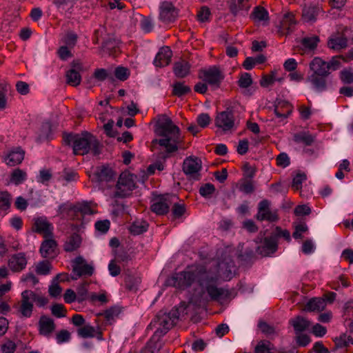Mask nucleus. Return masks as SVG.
Returning a JSON list of instances; mask_svg holds the SVG:
<instances>
[{
  "label": "nucleus",
  "mask_w": 353,
  "mask_h": 353,
  "mask_svg": "<svg viewBox=\"0 0 353 353\" xmlns=\"http://www.w3.org/2000/svg\"><path fill=\"white\" fill-rule=\"evenodd\" d=\"M63 140L67 145H72L74 154H99L103 152V145L98 139L88 131L81 133H63Z\"/></svg>",
  "instance_id": "f257e3e1"
},
{
  "label": "nucleus",
  "mask_w": 353,
  "mask_h": 353,
  "mask_svg": "<svg viewBox=\"0 0 353 353\" xmlns=\"http://www.w3.org/2000/svg\"><path fill=\"white\" fill-rule=\"evenodd\" d=\"M157 132L162 138L152 141L154 147L159 144L168 153L176 152L181 148L182 137L180 129L170 118H165L158 123Z\"/></svg>",
  "instance_id": "f03ea898"
},
{
  "label": "nucleus",
  "mask_w": 353,
  "mask_h": 353,
  "mask_svg": "<svg viewBox=\"0 0 353 353\" xmlns=\"http://www.w3.org/2000/svg\"><path fill=\"white\" fill-rule=\"evenodd\" d=\"M206 273L202 265L188 267L184 271L173 274L167 279V285L181 290L190 288L196 280Z\"/></svg>",
  "instance_id": "7ed1b4c3"
},
{
  "label": "nucleus",
  "mask_w": 353,
  "mask_h": 353,
  "mask_svg": "<svg viewBox=\"0 0 353 353\" xmlns=\"http://www.w3.org/2000/svg\"><path fill=\"white\" fill-rule=\"evenodd\" d=\"M88 176L92 182L104 190L114 185L117 173L110 165L101 164L92 168Z\"/></svg>",
  "instance_id": "20e7f679"
},
{
  "label": "nucleus",
  "mask_w": 353,
  "mask_h": 353,
  "mask_svg": "<svg viewBox=\"0 0 353 353\" xmlns=\"http://www.w3.org/2000/svg\"><path fill=\"white\" fill-rule=\"evenodd\" d=\"M179 320V311L173 309L168 313L159 312L150 324L156 328L154 339L158 336H164Z\"/></svg>",
  "instance_id": "39448f33"
},
{
  "label": "nucleus",
  "mask_w": 353,
  "mask_h": 353,
  "mask_svg": "<svg viewBox=\"0 0 353 353\" xmlns=\"http://www.w3.org/2000/svg\"><path fill=\"white\" fill-rule=\"evenodd\" d=\"M137 176L125 170L121 173L113 193L114 198H125L131 194L136 188Z\"/></svg>",
  "instance_id": "423d86ee"
},
{
  "label": "nucleus",
  "mask_w": 353,
  "mask_h": 353,
  "mask_svg": "<svg viewBox=\"0 0 353 353\" xmlns=\"http://www.w3.org/2000/svg\"><path fill=\"white\" fill-rule=\"evenodd\" d=\"M216 281V277L208 276L200 283V285H205L208 294L213 301H226L230 299L231 292L227 288H218L215 285Z\"/></svg>",
  "instance_id": "0eeeda50"
},
{
  "label": "nucleus",
  "mask_w": 353,
  "mask_h": 353,
  "mask_svg": "<svg viewBox=\"0 0 353 353\" xmlns=\"http://www.w3.org/2000/svg\"><path fill=\"white\" fill-rule=\"evenodd\" d=\"M60 214H66L72 219H80L85 215L93 214L94 210L91 208L88 202L83 201L68 207L66 204H61L59 208Z\"/></svg>",
  "instance_id": "6e6552de"
},
{
  "label": "nucleus",
  "mask_w": 353,
  "mask_h": 353,
  "mask_svg": "<svg viewBox=\"0 0 353 353\" xmlns=\"http://www.w3.org/2000/svg\"><path fill=\"white\" fill-rule=\"evenodd\" d=\"M199 77L207 83L212 89H216L220 87L224 79V75L218 67L212 66L206 70H201Z\"/></svg>",
  "instance_id": "1a4fd4ad"
},
{
  "label": "nucleus",
  "mask_w": 353,
  "mask_h": 353,
  "mask_svg": "<svg viewBox=\"0 0 353 353\" xmlns=\"http://www.w3.org/2000/svg\"><path fill=\"white\" fill-rule=\"evenodd\" d=\"M175 196L165 194L155 195L151 200L150 210L157 215L166 214Z\"/></svg>",
  "instance_id": "9d476101"
},
{
  "label": "nucleus",
  "mask_w": 353,
  "mask_h": 353,
  "mask_svg": "<svg viewBox=\"0 0 353 353\" xmlns=\"http://www.w3.org/2000/svg\"><path fill=\"white\" fill-rule=\"evenodd\" d=\"M72 280H77L82 276H91L94 273V267L87 263L82 256L76 257L72 261Z\"/></svg>",
  "instance_id": "9b49d317"
},
{
  "label": "nucleus",
  "mask_w": 353,
  "mask_h": 353,
  "mask_svg": "<svg viewBox=\"0 0 353 353\" xmlns=\"http://www.w3.org/2000/svg\"><path fill=\"white\" fill-rule=\"evenodd\" d=\"M270 201L263 199L258 204V210L255 216L258 221H268L269 222H276L279 219L277 210H270Z\"/></svg>",
  "instance_id": "f8f14e48"
},
{
  "label": "nucleus",
  "mask_w": 353,
  "mask_h": 353,
  "mask_svg": "<svg viewBox=\"0 0 353 353\" xmlns=\"http://www.w3.org/2000/svg\"><path fill=\"white\" fill-rule=\"evenodd\" d=\"M201 160L199 157L189 156L183 161V171L190 178L197 181L200 179L199 172L201 170Z\"/></svg>",
  "instance_id": "ddd939ff"
},
{
  "label": "nucleus",
  "mask_w": 353,
  "mask_h": 353,
  "mask_svg": "<svg viewBox=\"0 0 353 353\" xmlns=\"http://www.w3.org/2000/svg\"><path fill=\"white\" fill-rule=\"evenodd\" d=\"M32 230L36 233L42 235L43 238L54 237V227L46 218L39 217L36 219Z\"/></svg>",
  "instance_id": "4468645a"
},
{
  "label": "nucleus",
  "mask_w": 353,
  "mask_h": 353,
  "mask_svg": "<svg viewBox=\"0 0 353 353\" xmlns=\"http://www.w3.org/2000/svg\"><path fill=\"white\" fill-rule=\"evenodd\" d=\"M178 17V12L170 2H163L160 6L159 19L163 23L174 21Z\"/></svg>",
  "instance_id": "2eb2a0df"
},
{
  "label": "nucleus",
  "mask_w": 353,
  "mask_h": 353,
  "mask_svg": "<svg viewBox=\"0 0 353 353\" xmlns=\"http://www.w3.org/2000/svg\"><path fill=\"white\" fill-rule=\"evenodd\" d=\"M215 125L224 131L232 129L234 125L232 111L227 109V110L219 113L215 119Z\"/></svg>",
  "instance_id": "dca6fc26"
},
{
  "label": "nucleus",
  "mask_w": 353,
  "mask_h": 353,
  "mask_svg": "<svg viewBox=\"0 0 353 353\" xmlns=\"http://www.w3.org/2000/svg\"><path fill=\"white\" fill-rule=\"evenodd\" d=\"M97 328L90 325H84L77 330L78 335L83 339L96 337L98 340H103L102 327L99 322L97 323Z\"/></svg>",
  "instance_id": "f3484780"
},
{
  "label": "nucleus",
  "mask_w": 353,
  "mask_h": 353,
  "mask_svg": "<svg viewBox=\"0 0 353 353\" xmlns=\"http://www.w3.org/2000/svg\"><path fill=\"white\" fill-rule=\"evenodd\" d=\"M28 263L24 252H19L10 256L8 262L9 268L14 272H19L26 268Z\"/></svg>",
  "instance_id": "a211bd4d"
},
{
  "label": "nucleus",
  "mask_w": 353,
  "mask_h": 353,
  "mask_svg": "<svg viewBox=\"0 0 353 353\" xmlns=\"http://www.w3.org/2000/svg\"><path fill=\"white\" fill-rule=\"evenodd\" d=\"M40 247V253L43 258H54L57 255V243L53 237L44 238Z\"/></svg>",
  "instance_id": "6ab92c4d"
},
{
  "label": "nucleus",
  "mask_w": 353,
  "mask_h": 353,
  "mask_svg": "<svg viewBox=\"0 0 353 353\" xmlns=\"http://www.w3.org/2000/svg\"><path fill=\"white\" fill-rule=\"evenodd\" d=\"M121 312V308L119 306H112L106 310L102 313L97 314V319L95 320L96 323L100 322L101 317H104V321L101 323V326L106 327L107 325H112L116 317Z\"/></svg>",
  "instance_id": "aec40b11"
},
{
  "label": "nucleus",
  "mask_w": 353,
  "mask_h": 353,
  "mask_svg": "<svg viewBox=\"0 0 353 353\" xmlns=\"http://www.w3.org/2000/svg\"><path fill=\"white\" fill-rule=\"evenodd\" d=\"M277 249L278 242L270 236L264 239L262 244L258 246L256 252L261 256H268L276 252Z\"/></svg>",
  "instance_id": "412c9836"
},
{
  "label": "nucleus",
  "mask_w": 353,
  "mask_h": 353,
  "mask_svg": "<svg viewBox=\"0 0 353 353\" xmlns=\"http://www.w3.org/2000/svg\"><path fill=\"white\" fill-rule=\"evenodd\" d=\"M172 52L168 46L160 48L154 60V65L157 67H164L170 63Z\"/></svg>",
  "instance_id": "4be33fe9"
},
{
  "label": "nucleus",
  "mask_w": 353,
  "mask_h": 353,
  "mask_svg": "<svg viewBox=\"0 0 353 353\" xmlns=\"http://www.w3.org/2000/svg\"><path fill=\"white\" fill-rule=\"evenodd\" d=\"M30 296H34L32 291L25 290L21 293V303L19 311L22 316L26 318L31 316L33 309V304L29 301Z\"/></svg>",
  "instance_id": "5701e85b"
},
{
  "label": "nucleus",
  "mask_w": 353,
  "mask_h": 353,
  "mask_svg": "<svg viewBox=\"0 0 353 353\" xmlns=\"http://www.w3.org/2000/svg\"><path fill=\"white\" fill-rule=\"evenodd\" d=\"M328 78L329 75H309L307 81L312 84L316 92H321L327 88Z\"/></svg>",
  "instance_id": "b1692460"
},
{
  "label": "nucleus",
  "mask_w": 353,
  "mask_h": 353,
  "mask_svg": "<svg viewBox=\"0 0 353 353\" xmlns=\"http://www.w3.org/2000/svg\"><path fill=\"white\" fill-rule=\"evenodd\" d=\"M321 10V8L319 5L312 3L305 5L302 10V19L307 23L315 22Z\"/></svg>",
  "instance_id": "393cba45"
},
{
  "label": "nucleus",
  "mask_w": 353,
  "mask_h": 353,
  "mask_svg": "<svg viewBox=\"0 0 353 353\" xmlns=\"http://www.w3.org/2000/svg\"><path fill=\"white\" fill-rule=\"evenodd\" d=\"M310 75H330V72L327 67V61L320 57L314 58L310 63Z\"/></svg>",
  "instance_id": "a878e982"
},
{
  "label": "nucleus",
  "mask_w": 353,
  "mask_h": 353,
  "mask_svg": "<svg viewBox=\"0 0 353 353\" xmlns=\"http://www.w3.org/2000/svg\"><path fill=\"white\" fill-rule=\"evenodd\" d=\"M54 321L46 316H41L39 321V332L41 335L49 337L55 330Z\"/></svg>",
  "instance_id": "bb28decb"
},
{
  "label": "nucleus",
  "mask_w": 353,
  "mask_h": 353,
  "mask_svg": "<svg viewBox=\"0 0 353 353\" xmlns=\"http://www.w3.org/2000/svg\"><path fill=\"white\" fill-rule=\"evenodd\" d=\"M294 16L292 13L285 14L279 26H277L278 32L281 34H289L292 31V28L296 24Z\"/></svg>",
  "instance_id": "cd10ccee"
},
{
  "label": "nucleus",
  "mask_w": 353,
  "mask_h": 353,
  "mask_svg": "<svg viewBox=\"0 0 353 353\" xmlns=\"http://www.w3.org/2000/svg\"><path fill=\"white\" fill-rule=\"evenodd\" d=\"M252 20L258 25L266 26L269 22V14L268 11L261 6H256L254 8L250 14Z\"/></svg>",
  "instance_id": "c85d7f7f"
},
{
  "label": "nucleus",
  "mask_w": 353,
  "mask_h": 353,
  "mask_svg": "<svg viewBox=\"0 0 353 353\" xmlns=\"http://www.w3.org/2000/svg\"><path fill=\"white\" fill-rule=\"evenodd\" d=\"M292 112V107L285 101H280L274 105V114L281 119H286Z\"/></svg>",
  "instance_id": "c756f323"
},
{
  "label": "nucleus",
  "mask_w": 353,
  "mask_h": 353,
  "mask_svg": "<svg viewBox=\"0 0 353 353\" xmlns=\"http://www.w3.org/2000/svg\"><path fill=\"white\" fill-rule=\"evenodd\" d=\"M81 242L82 239L80 234L74 232L66 239L63 245V250L67 252H73L81 246Z\"/></svg>",
  "instance_id": "7c9ffc66"
},
{
  "label": "nucleus",
  "mask_w": 353,
  "mask_h": 353,
  "mask_svg": "<svg viewBox=\"0 0 353 353\" xmlns=\"http://www.w3.org/2000/svg\"><path fill=\"white\" fill-rule=\"evenodd\" d=\"M190 64L185 61L180 60L174 63L173 72L178 78H184L190 73Z\"/></svg>",
  "instance_id": "2f4dec72"
},
{
  "label": "nucleus",
  "mask_w": 353,
  "mask_h": 353,
  "mask_svg": "<svg viewBox=\"0 0 353 353\" xmlns=\"http://www.w3.org/2000/svg\"><path fill=\"white\" fill-rule=\"evenodd\" d=\"M250 4L247 0H231L230 3V12L234 15L246 12L250 8Z\"/></svg>",
  "instance_id": "473e14b6"
},
{
  "label": "nucleus",
  "mask_w": 353,
  "mask_h": 353,
  "mask_svg": "<svg viewBox=\"0 0 353 353\" xmlns=\"http://www.w3.org/2000/svg\"><path fill=\"white\" fill-rule=\"evenodd\" d=\"M164 169V165L162 162L158 161L153 164L150 165L146 170H141L140 177L143 182L148 180V177L154 174L155 170L162 171Z\"/></svg>",
  "instance_id": "72a5a7b5"
},
{
  "label": "nucleus",
  "mask_w": 353,
  "mask_h": 353,
  "mask_svg": "<svg viewBox=\"0 0 353 353\" xmlns=\"http://www.w3.org/2000/svg\"><path fill=\"white\" fill-rule=\"evenodd\" d=\"M290 323L296 333L306 330L310 325V321L301 316L290 319Z\"/></svg>",
  "instance_id": "f704fd0d"
},
{
  "label": "nucleus",
  "mask_w": 353,
  "mask_h": 353,
  "mask_svg": "<svg viewBox=\"0 0 353 353\" xmlns=\"http://www.w3.org/2000/svg\"><path fill=\"white\" fill-rule=\"evenodd\" d=\"M119 41L113 37L107 38L103 43V51L109 55L116 52L119 48Z\"/></svg>",
  "instance_id": "c9c22d12"
},
{
  "label": "nucleus",
  "mask_w": 353,
  "mask_h": 353,
  "mask_svg": "<svg viewBox=\"0 0 353 353\" xmlns=\"http://www.w3.org/2000/svg\"><path fill=\"white\" fill-rule=\"evenodd\" d=\"M315 137L309 132L302 131L294 134L293 139L298 143H303L305 145H310L314 141Z\"/></svg>",
  "instance_id": "e433bc0d"
},
{
  "label": "nucleus",
  "mask_w": 353,
  "mask_h": 353,
  "mask_svg": "<svg viewBox=\"0 0 353 353\" xmlns=\"http://www.w3.org/2000/svg\"><path fill=\"white\" fill-rule=\"evenodd\" d=\"M325 306L326 303L324 299L313 298L307 302L305 308L307 310L310 312L322 311L324 310Z\"/></svg>",
  "instance_id": "4c0bfd02"
},
{
  "label": "nucleus",
  "mask_w": 353,
  "mask_h": 353,
  "mask_svg": "<svg viewBox=\"0 0 353 353\" xmlns=\"http://www.w3.org/2000/svg\"><path fill=\"white\" fill-rule=\"evenodd\" d=\"M327 46L330 49L339 50L347 47V40L343 36L336 37L329 39Z\"/></svg>",
  "instance_id": "58836bf2"
},
{
  "label": "nucleus",
  "mask_w": 353,
  "mask_h": 353,
  "mask_svg": "<svg viewBox=\"0 0 353 353\" xmlns=\"http://www.w3.org/2000/svg\"><path fill=\"white\" fill-rule=\"evenodd\" d=\"M66 277L65 274H57V276L54 279L52 284L49 287V294L52 297L59 296L62 291V288L60 285L57 283L58 279H60L61 281H65V278Z\"/></svg>",
  "instance_id": "ea45409f"
},
{
  "label": "nucleus",
  "mask_w": 353,
  "mask_h": 353,
  "mask_svg": "<svg viewBox=\"0 0 353 353\" xmlns=\"http://www.w3.org/2000/svg\"><path fill=\"white\" fill-rule=\"evenodd\" d=\"M163 336H158L154 339V334L151 337L150 340L147 343V350L150 353H159L162 348L163 343L160 340Z\"/></svg>",
  "instance_id": "a19ab883"
},
{
  "label": "nucleus",
  "mask_w": 353,
  "mask_h": 353,
  "mask_svg": "<svg viewBox=\"0 0 353 353\" xmlns=\"http://www.w3.org/2000/svg\"><path fill=\"white\" fill-rule=\"evenodd\" d=\"M27 179V174L25 171L17 168L10 174V181L17 185L23 183Z\"/></svg>",
  "instance_id": "79ce46f5"
},
{
  "label": "nucleus",
  "mask_w": 353,
  "mask_h": 353,
  "mask_svg": "<svg viewBox=\"0 0 353 353\" xmlns=\"http://www.w3.org/2000/svg\"><path fill=\"white\" fill-rule=\"evenodd\" d=\"M148 223L145 221H136L130 227V232L134 235H139L146 232Z\"/></svg>",
  "instance_id": "37998d69"
},
{
  "label": "nucleus",
  "mask_w": 353,
  "mask_h": 353,
  "mask_svg": "<svg viewBox=\"0 0 353 353\" xmlns=\"http://www.w3.org/2000/svg\"><path fill=\"white\" fill-rule=\"evenodd\" d=\"M66 82L72 86H77L80 84L81 77L78 71L68 70L65 73Z\"/></svg>",
  "instance_id": "c03bdc74"
},
{
  "label": "nucleus",
  "mask_w": 353,
  "mask_h": 353,
  "mask_svg": "<svg viewBox=\"0 0 353 353\" xmlns=\"http://www.w3.org/2000/svg\"><path fill=\"white\" fill-rule=\"evenodd\" d=\"M319 41V37L316 35H313L303 38L301 43L305 49L314 50L316 48Z\"/></svg>",
  "instance_id": "a18cd8bd"
},
{
  "label": "nucleus",
  "mask_w": 353,
  "mask_h": 353,
  "mask_svg": "<svg viewBox=\"0 0 353 353\" xmlns=\"http://www.w3.org/2000/svg\"><path fill=\"white\" fill-rule=\"evenodd\" d=\"M191 89L189 86L185 85L183 83L176 82L173 85L172 94L174 96L181 97L190 92Z\"/></svg>",
  "instance_id": "49530a36"
},
{
  "label": "nucleus",
  "mask_w": 353,
  "mask_h": 353,
  "mask_svg": "<svg viewBox=\"0 0 353 353\" xmlns=\"http://www.w3.org/2000/svg\"><path fill=\"white\" fill-rule=\"evenodd\" d=\"M94 77L98 81H104L105 79L111 81H114L112 72L103 68L97 69L94 72Z\"/></svg>",
  "instance_id": "de8ad7c7"
},
{
  "label": "nucleus",
  "mask_w": 353,
  "mask_h": 353,
  "mask_svg": "<svg viewBox=\"0 0 353 353\" xmlns=\"http://www.w3.org/2000/svg\"><path fill=\"white\" fill-rule=\"evenodd\" d=\"M272 238H274L276 242H278V239L283 237L287 241H290V233L288 230H282V228L279 226H276L275 228L274 231L270 235Z\"/></svg>",
  "instance_id": "09e8293b"
},
{
  "label": "nucleus",
  "mask_w": 353,
  "mask_h": 353,
  "mask_svg": "<svg viewBox=\"0 0 353 353\" xmlns=\"http://www.w3.org/2000/svg\"><path fill=\"white\" fill-rule=\"evenodd\" d=\"M274 345L268 341H261L255 347V353H273Z\"/></svg>",
  "instance_id": "8fccbe9b"
},
{
  "label": "nucleus",
  "mask_w": 353,
  "mask_h": 353,
  "mask_svg": "<svg viewBox=\"0 0 353 353\" xmlns=\"http://www.w3.org/2000/svg\"><path fill=\"white\" fill-rule=\"evenodd\" d=\"M339 78L344 84L353 83V68H348L342 70L339 73Z\"/></svg>",
  "instance_id": "3c124183"
},
{
  "label": "nucleus",
  "mask_w": 353,
  "mask_h": 353,
  "mask_svg": "<svg viewBox=\"0 0 353 353\" xmlns=\"http://www.w3.org/2000/svg\"><path fill=\"white\" fill-rule=\"evenodd\" d=\"M52 266L48 261H42L36 265L35 271L40 275H48L50 274Z\"/></svg>",
  "instance_id": "603ef678"
},
{
  "label": "nucleus",
  "mask_w": 353,
  "mask_h": 353,
  "mask_svg": "<svg viewBox=\"0 0 353 353\" xmlns=\"http://www.w3.org/2000/svg\"><path fill=\"white\" fill-rule=\"evenodd\" d=\"M77 0H53V3L55 5L59 12H63L66 11V7L70 6L72 8Z\"/></svg>",
  "instance_id": "864d4df0"
},
{
  "label": "nucleus",
  "mask_w": 353,
  "mask_h": 353,
  "mask_svg": "<svg viewBox=\"0 0 353 353\" xmlns=\"http://www.w3.org/2000/svg\"><path fill=\"white\" fill-rule=\"evenodd\" d=\"M172 215L174 219H179L185 212V205L183 203H174L172 207Z\"/></svg>",
  "instance_id": "5fc2aeb1"
},
{
  "label": "nucleus",
  "mask_w": 353,
  "mask_h": 353,
  "mask_svg": "<svg viewBox=\"0 0 353 353\" xmlns=\"http://www.w3.org/2000/svg\"><path fill=\"white\" fill-rule=\"evenodd\" d=\"M114 74L117 79L124 81L129 77L130 70L127 68L119 66L115 68Z\"/></svg>",
  "instance_id": "6e6d98bb"
},
{
  "label": "nucleus",
  "mask_w": 353,
  "mask_h": 353,
  "mask_svg": "<svg viewBox=\"0 0 353 353\" xmlns=\"http://www.w3.org/2000/svg\"><path fill=\"white\" fill-rule=\"evenodd\" d=\"M219 269L221 271L225 270V272L228 273V276L229 274H232L233 272L235 270V265L234 261L229 259L226 261H222L219 264Z\"/></svg>",
  "instance_id": "4d7b16f0"
},
{
  "label": "nucleus",
  "mask_w": 353,
  "mask_h": 353,
  "mask_svg": "<svg viewBox=\"0 0 353 353\" xmlns=\"http://www.w3.org/2000/svg\"><path fill=\"white\" fill-rule=\"evenodd\" d=\"M77 34L73 32H68L63 39V42L70 48H72L77 43Z\"/></svg>",
  "instance_id": "13d9d810"
},
{
  "label": "nucleus",
  "mask_w": 353,
  "mask_h": 353,
  "mask_svg": "<svg viewBox=\"0 0 353 353\" xmlns=\"http://www.w3.org/2000/svg\"><path fill=\"white\" fill-rule=\"evenodd\" d=\"M88 285L89 283L88 282L84 281L77 288V295L78 301H83L86 299Z\"/></svg>",
  "instance_id": "bf43d9fd"
},
{
  "label": "nucleus",
  "mask_w": 353,
  "mask_h": 353,
  "mask_svg": "<svg viewBox=\"0 0 353 353\" xmlns=\"http://www.w3.org/2000/svg\"><path fill=\"white\" fill-rule=\"evenodd\" d=\"M258 327L260 330L266 335H271L276 333V329L274 326L269 325L263 321H259Z\"/></svg>",
  "instance_id": "052dcab7"
},
{
  "label": "nucleus",
  "mask_w": 353,
  "mask_h": 353,
  "mask_svg": "<svg viewBox=\"0 0 353 353\" xmlns=\"http://www.w3.org/2000/svg\"><path fill=\"white\" fill-rule=\"evenodd\" d=\"M307 177L304 173H299L293 179L292 188L294 190H299L302 188V183L306 180Z\"/></svg>",
  "instance_id": "680f3d73"
},
{
  "label": "nucleus",
  "mask_w": 353,
  "mask_h": 353,
  "mask_svg": "<svg viewBox=\"0 0 353 353\" xmlns=\"http://www.w3.org/2000/svg\"><path fill=\"white\" fill-rule=\"evenodd\" d=\"M276 72L272 71L270 74L263 75L260 81V85L261 87L267 88L269 85H271L274 83L275 81H276L275 78Z\"/></svg>",
  "instance_id": "e2e57ef3"
},
{
  "label": "nucleus",
  "mask_w": 353,
  "mask_h": 353,
  "mask_svg": "<svg viewBox=\"0 0 353 353\" xmlns=\"http://www.w3.org/2000/svg\"><path fill=\"white\" fill-rule=\"evenodd\" d=\"M214 191V185L210 183L204 184L199 188V194L203 197H210Z\"/></svg>",
  "instance_id": "0e129e2a"
},
{
  "label": "nucleus",
  "mask_w": 353,
  "mask_h": 353,
  "mask_svg": "<svg viewBox=\"0 0 353 353\" xmlns=\"http://www.w3.org/2000/svg\"><path fill=\"white\" fill-rule=\"evenodd\" d=\"M252 83V79L251 75L248 72L243 73L238 81L239 86L242 88H247L250 86Z\"/></svg>",
  "instance_id": "69168bd1"
},
{
  "label": "nucleus",
  "mask_w": 353,
  "mask_h": 353,
  "mask_svg": "<svg viewBox=\"0 0 353 353\" xmlns=\"http://www.w3.org/2000/svg\"><path fill=\"white\" fill-rule=\"evenodd\" d=\"M23 160V156H3V162L10 167L20 164Z\"/></svg>",
  "instance_id": "338daca9"
},
{
  "label": "nucleus",
  "mask_w": 353,
  "mask_h": 353,
  "mask_svg": "<svg viewBox=\"0 0 353 353\" xmlns=\"http://www.w3.org/2000/svg\"><path fill=\"white\" fill-rule=\"evenodd\" d=\"M141 28L144 32H150L154 28V23L150 17H143L140 21Z\"/></svg>",
  "instance_id": "774afa93"
}]
</instances>
